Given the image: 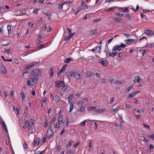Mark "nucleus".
Returning <instances> with one entry per match:
<instances>
[{"label":"nucleus","instance_id":"nucleus-26","mask_svg":"<svg viewBox=\"0 0 154 154\" xmlns=\"http://www.w3.org/2000/svg\"><path fill=\"white\" fill-rule=\"evenodd\" d=\"M73 72L72 71H68L66 73V75L68 76H73Z\"/></svg>","mask_w":154,"mask_h":154},{"label":"nucleus","instance_id":"nucleus-24","mask_svg":"<svg viewBox=\"0 0 154 154\" xmlns=\"http://www.w3.org/2000/svg\"><path fill=\"white\" fill-rule=\"evenodd\" d=\"M112 20L114 21L120 23L121 22V19L120 17H116L113 18Z\"/></svg>","mask_w":154,"mask_h":154},{"label":"nucleus","instance_id":"nucleus-34","mask_svg":"<svg viewBox=\"0 0 154 154\" xmlns=\"http://www.w3.org/2000/svg\"><path fill=\"white\" fill-rule=\"evenodd\" d=\"M54 75V70L52 68L50 69V76L52 77Z\"/></svg>","mask_w":154,"mask_h":154},{"label":"nucleus","instance_id":"nucleus-61","mask_svg":"<svg viewBox=\"0 0 154 154\" xmlns=\"http://www.w3.org/2000/svg\"><path fill=\"white\" fill-rule=\"evenodd\" d=\"M134 96L132 94H130L128 96L127 99H128L129 98H132Z\"/></svg>","mask_w":154,"mask_h":154},{"label":"nucleus","instance_id":"nucleus-47","mask_svg":"<svg viewBox=\"0 0 154 154\" xmlns=\"http://www.w3.org/2000/svg\"><path fill=\"white\" fill-rule=\"evenodd\" d=\"M60 123L59 122L56 123V125L55 126V128H58L60 127Z\"/></svg>","mask_w":154,"mask_h":154},{"label":"nucleus","instance_id":"nucleus-15","mask_svg":"<svg viewBox=\"0 0 154 154\" xmlns=\"http://www.w3.org/2000/svg\"><path fill=\"white\" fill-rule=\"evenodd\" d=\"M85 108L84 106H81L80 107V109L77 110L78 112H85Z\"/></svg>","mask_w":154,"mask_h":154},{"label":"nucleus","instance_id":"nucleus-60","mask_svg":"<svg viewBox=\"0 0 154 154\" xmlns=\"http://www.w3.org/2000/svg\"><path fill=\"white\" fill-rule=\"evenodd\" d=\"M86 122V120H85L83 121L82 122H81V125L83 127H84L85 125V122Z\"/></svg>","mask_w":154,"mask_h":154},{"label":"nucleus","instance_id":"nucleus-40","mask_svg":"<svg viewBox=\"0 0 154 154\" xmlns=\"http://www.w3.org/2000/svg\"><path fill=\"white\" fill-rule=\"evenodd\" d=\"M93 74V73H92L91 72H88L86 73V75H87V77H91Z\"/></svg>","mask_w":154,"mask_h":154},{"label":"nucleus","instance_id":"nucleus-14","mask_svg":"<svg viewBox=\"0 0 154 154\" xmlns=\"http://www.w3.org/2000/svg\"><path fill=\"white\" fill-rule=\"evenodd\" d=\"M87 101V100L86 98H83L80 101H79L77 103L78 104H80V105H82L83 103L85 102H86Z\"/></svg>","mask_w":154,"mask_h":154},{"label":"nucleus","instance_id":"nucleus-25","mask_svg":"<svg viewBox=\"0 0 154 154\" xmlns=\"http://www.w3.org/2000/svg\"><path fill=\"white\" fill-rule=\"evenodd\" d=\"M71 61L73 60L70 58H67L64 60V62L65 63H68Z\"/></svg>","mask_w":154,"mask_h":154},{"label":"nucleus","instance_id":"nucleus-56","mask_svg":"<svg viewBox=\"0 0 154 154\" xmlns=\"http://www.w3.org/2000/svg\"><path fill=\"white\" fill-rule=\"evenodd\" d=\"M60 149H61L60 146V145L57 146L56 147V150L57 151H59L60 150Z\"/></svg>","mask_w":154,"mask_h":154},{"label":"nucleus","instance_id":"nucleus-2","mask_svg":"<svg viewBox=\"0 0 154 154\" xmlns=\"http://www.w3.org/2000/svg\"><path fill=\"white\" fill-rule=\"evenodd\" d=\"M38 79L37 78H29L27 81V85L29 86L34 85L37 82Z\"/></svg>","mask_w":154,"mask_h":154},{"label":"nucleus","instance_id":"nucleus-11","mask_svg":"<svg viewBox=\"0 0 154 154\" xmlns=\"http://www.w3.org/2000/svg\"><path fill=\"white\" fill-rule=\"evenodd\" d=\"M99 63L104 66H106L108 64V62L105 60H100L99 61Z\"/></svg>","mask_w":154,"mask_h":154},{"label":"nucleus","instance_id":"nucleus-41","mask_svg":"<svg viewBox=\"0 0 154 154\" xmlns=\"http://www.w3.org/2000/svg\"><path fill=\"white\" fill-rule=\"evenodd\" d=\"M133 88V86H129L128 88L126 89V91L127 92H129L131 90H132Z\"/></svg>","mask_w":154,"mask_h":154},{"label":"nucleus","instance_id":"nucleus-59","mask_svg":"<svg viewBox=\"0 0 154 154\" xmlns=\"http://www.w3.org/2000/svg\"><path fill=\"white\" fill-rule=\"evenodd\" d=\"M116 15L119 17H122L124 15V14L118 13L116 14Z\"/></svg>","mask_w":154,"mask_h":154},{"label":"nucleus","instance_id":"nucleus-52","mask_svg":"<svg viewBox=\"0 0 154 154\" xmlns=\"http://www.w3.org/2000/svg\"><path fill=\"white\" fill-rule=\"evenodd\" d=\"M73 97V94H71L69 95V96L68 97V101H69L70 100H71Z\"/></svg>","mask_w":154,"mask_h":154},{"label":"nucleus","instance_id":"nucleus-38","mask_svg":"<svg viewBox=\"0 0 154 154\" xmlns=\"http://www.w3.org/2000/svg\"><path fill=\"white\" fill-rule=\"evenodd\" d=\"M140 140L144 141L145 142L148 143V140L146 139L145 137H141Z\"/></svg>","mask_w":154,"mask_h":154},{"label":"nucleus","instance_id":"nucleus-31","mask_svg":"<svg viewBox=\"0 0 154 154\" xmlns=\"http://www.w3.org/2000/svg\"><path fill=\"white\" fill-rule=\"evenodd\" d=\"M72 3V2L70 1H66L63 3V4L64 5H66L67 7H68V5H69Z\"/></svg>","mask_w":154,"mask_h":154},{"label":"nucleus","instance_id":"nucleus-17","mask_svg":"<svg viewBox=\"0 0 154 154\" xmlns=\"http://www.w3.org/2000/svg\"><path fill=\"white\" fill-rule=\"evenodd\" d=\"M74 34V33H73V34L69 35L68 36H66L64 39V41H68V40H69V39L71 37H72V36Z\"/></svg>","mask_w":154,"mask_h":154},{"label":"nucleus","instance_id":"nucleus-43","mask_svg":"<svg viewBox=\"0 0 154 154\" xmlns=\"http://www.w3.org/2000/svg\"><path fill=\"white\" fill-rule=\"evenodd\" d=\"M64 5V4H63V3L62 4H60L58 5V8L59 10H62L63 8V6Z\"/></svg>","mask_w":154,"mask_h":154},{"label":"nucleus","instance_id":"nucleus-39","mask_svg":"<svg viewBox=\"0 0 154 154\" xmlns=\"http://www.w3.org/2000/svg\"><path fill=\"white\" fill-rule=\"evenodd\" d=\"M67 66V65H66V64H65V65H63V66L62 67V68L61 70L63 72L65 70Z\"/></svg>","mask_w":154,"mask_h":154},{"label":"nucleus","instance_id":"nucleus-3","mask_svg":"<svg viewBox=\"0 0 154 154\" xmlns=\"http://www.w3.org/2000/svg\"><path fill=\"white\" fill-rule=\"evenodd\" d=\"M41 72V70L38 69H34L31 72L30 76L33 77L37 78L38 76Z\"/></svg>","mask_w":154,"mask_h":154},{"label":"nucleus","instance_id":"nucleus-6","mask_svg":"<svg viewBox=\"0 0 154 154\" xmlns=\"http://www.w3.org/2000/svg\"><path fill=\"white\" fill-rule=\"evenodd\" d=\"M144 33L146 35L149 36H152L154 35V31H152L151 30L148 29L144 30Z\"/></svg>","mask_w":154,"mask_h":154},{"label":"nucleus","instance_id":"nucleus-23","mask_svg":"<svg viewBox=\"0 0 154 154\" xmlns=\"http://www.w3.org/2000/svg\"><path fill=\"white\" fill-rule=\"evenodd\" d=\"M26 10L23 9L22 11H20V12L19 13V16H21L23 15H26Z\"/></svg>","mask_w":154,"mask_h":154},{"label":"nucleus","instance_id":"nucleus-36","mask_svg":"<svg viewBox=\"0 0 154 154\" xmlns=\"http://www.w3.org/2000/svg\"><path fill=\"white\" fill-rule=\"evenodd\" d=\"M96 109V107L95 106H90L88 108V110L89 111H91L95 110Z\"/></svg>","mask_w":154,"mask_h":154},{"label":"nucleus","instance_id":"nucleus-64","mask_svg":"<svg viewBox=\"0 0 154 154\" xmlns=\"http://www.w3.org/2000/svg\"><path fill=\"white\" fill-rule=\"evenodd\" d=\"M45 150H43V151H37L38 152L37 153L38 154H42L43 152H44L45 151Z\"/></svg>","mask_w":154,"mask_h":154},{"label":"nucleus","instance_id":"nucleus-58","mask_svg":"<svg viewBox=\"0 0 154 154\" xmlns=\"http://www.w3.org/2000/svg\"><path fill=\"white\" fill-rule=\"evenodd\" d=\"M95 75L98 78H100V74L99 73L96 72L95 73Z\"/></svg>","mask_w":154,"mask_h":154},{"label":"nucleus","instance_id":"nucleus-44","mask_svg":"<svg viewBox=\"0 0 154 154\" xmlns=\"http://www.w3.org/2000/svg\"><path fill=\"white\" fill-rule=\"evenodd\" d=\"M119 45L120 48H125L127 46L125 44H124L123 43H122L121 44Z\"/></svg>","mask_w":154,"mask_h":154},{"label":"nucleus","instance_id":"nucleus-62","mask_svg":"<svg viewBox=\"0 0 154 154\" xmlns=\"http://www.w3.org/2000/svg\"><path fill=\"white\" fill-rule=\"evenodd\" d=\"M39 10V9H36L35 10L33 11V13L35 14H37L38 13V12Z\"/></svg>","mask_w":154,"mask_h":154},{"label":"nucleus","instance_id":"nucleus-29","mask_svg":"<svg viewBox=\"0 0 154 154\" xmlns=\"http://www.w3.org/2000/svg\"><path fill=\"white\" fill-rule=\"evenodd\" d=\"M117 52H114L112 53H109V56L113 57L117 55Z\"/></svg>","mask_w":154,"mask_h":154},{"label":"nucleus","instance_id":"nucleus-9","mask_svg":"<svg viewBox=\"0 0 154 154\" xmlns=\"http://www.w3.org/2000/svg\"><path fill=\"white\" fill-rule=\"evenodd\" d=\"M81 7L82 8L83 10H85L88 8V7L87 5L85 4L84 1L83 0L81 1Z\"/></svg>","mask_w":154,"mask_h":154},{"label":"nucleus","instance_id":"nucleus-27","mask_svg":"<svg viewBox=\"0 0 154 154\" xmlns=\"http://www.w3.org/2000/svg\"><path fill=\"white\" fill-rule=\"evenodd\" d=\"M7 29L8 30V33L10 35L11 33V27L10 25H8L7 26Z\"/></svg>","mask_w":154,"mask_h":154},{"label":"nucleus","instance_id":"nucleus-50","mask_svg":"<svg viewBox=\"0 0 154 154\" xmlns=\"http://www.w3.org/2000/svg\"><path fill=\"white\" fill-rule=\"evenodd\" d=\"M63 72L61 70L58 72L57 73V75L59 76V77H61V74Z\"/></svg>","mask_w":154,"mask_h":154},{"label":"nucleus","instance_id":"nucleus-21","mask_svg":"<svg viewBox=\"0 0 154 154\" xmlns=\"http://www.w3.org/2000/svg\"><path fill=\"white\" fill-rule=\"evenodd\" d=\"M36 62H32V63L27 65V68L30 69L36 64Z\"/></svg>","mask_w":154,"mask_h":154},{"label":"nucleus","instance_id":"nucleus-42","mask_svg":"<svg viewBox=\"0 0 154 154\" xmlns=\"http://www.w3.org/2000/svg\"><path fill=\"white\" fill-rule=\"evenodd\" d=\"M25 126L28 127L29 128H30V126L29 125V122L28 121H26L25 123Z\"/></svg>","mask_w":154,"mask_h":154},{"label":"nucleus","instance_id":"nucleus-10","mask_svg":"<svg viewBox=\"0 0 154 154\" xmlns=\"http://www.w3.org/2000/svg\"><path fill=\"white\" fill-rule=\"evenodd\" d=\"M135 41V40L133 39H128V40H125V42L128 45H131V43L134 42Z\"/></svg>","mask_w":154,"mask_h":154},{"label":"nucleus","instance_id":"nucleus-37","mask_svg":"<svg viewBox=\"0 0 154 154\" xmlns=\"http://www.w3.org/2000/svg\"><path fill=\"white\" fill-rule=\"evenodd\" d=\"M141 52V53L142 54V56H143L144 54L147 51L146 49H144L143 50H141L140 51Z\"/></svg>","mask_w":154,"mask_h":154},{"label":"nucleus","instance_id":"nucleus-22","mask_svg":"<svg viewBox=\"0 0 154 154\" xmlns=\"http://www.w3.org/2000/svg\"><path fill=\"white\" fill-rule=\"evenodd\" d=\"M97 30H93L91 31L90 32V33L89 34V36H91L93 35H94L96 34L97 33Z\"/></svg>","mask_w":154,"mask_h":154},{"label":"nucleus","instance_id":"nucleus-28","mask_svg":"<svg viewBox=\"0 0 154 154\" xmlns=\"http://www.w3.org/2000/svg\"><path fill=\"white\" fill-rule=\"evenodd\" d=\"M147 136L149 137L150 139L154 140V134H153L151 133L150 135L148 134Z\"/></svg>","mask_w":154,"mask_h":154},{"label":"nucleus","instance_id":"nucleus-32","mask_svg":"<svg viewBox=\"0 0 154 154\" xmlns=\"http://www.w3.org/2000/svg\"><path fill=\"white\" fill-rule=\"evenodd\" d=\"M62 87L61 90H62L65 91L67 88V85L64 83V84H63V85L61 86Z\"/></svg>","mask_w":154,"mask_h":154},{"label":"nucleus","instance_id":"nucleus-8","mask_svg":"<svg viewBox=\"0 0 154 154\" xmlns=\"http://www.w3.org/2000/svg\"><path fill=\"white\" fill-rule=\"evenodd\" d=\"M121 50V48H120L119 45H116L113 47L112 48V51H119Z\"/></svg>","mask_w":154,"mask_h":154},{"label":"nucleus","instance_id":"nucleus-12","mask_svg":"<svg viewBox=\"0 0 154 154\" xmlns=\"http://www.w3.org/2000/svg\"><path fill=\"white\" fill-rule=\"evenodd\" d=\"M1 71L4 74H5L6 72V70L5 69V66L3 64H2L1 66Z\"/></svg>","mask_w":154,"mask_h":154},{"label":"nucleus","instance_id":"nucleus-46","mask_svg":"<svg viewBox=\"0 0 154 154\" xmlns=\"http://www.w3.org/2000/svg\"><path fill=\"white\" fill-rule=\"evenodd\" d=\"M66 29L68 32V34H69V35H72L71 34L72 32L70 30L69 27H67Z\"/></svg>","mask_w":154,"mask_h":154},{"label":"nucleus","instance_id":"nucleus-18","mask_svg":"<svg viewBox=\"0 0 154 154\" xmlns=\"http://www.w3.org/2000/svg\"><path fill=\"white\" fill-rule=\"evenodd\" d=\"M69 104L70 106L69 109V112H72V110L73 108L74 104L72 102H70Z\"/></svg>","mask_w":154,"mask_h":154},{"label":"nucleus","instance_id":"nucleus-7","mask_svg":"<svg viewBox=\"0 0 154 154\" xmlns=\"http://www.w3.org/2000/svg\"><path fill=\"white\" fill-rule=\"evenodd\" d=\"M55 84L56 85V86L58 88L64 84V82L63 81H56Z\"/></svg>","mask_w":154,"mask_h":154},{"label":"nucleus","instance_id":"nucleus-53","mask_svg":"<svg viewBox=\"0 0 154 154\" xmlns=\"http://www.w3.org/2000/svg\"><path fill=\"white\" fill-rule=\"evenodd\" d=\"M94 126L93 127L94 129V130H96L97 129V124L96 122H95L94 123Z\"/></svg>","mask_w":154,"mask_h":154},{"label":"nucleus","instance_id":"nucleus-1","mask_svg":"<svg viewBox=\"0 0 154 154\" xmlns=\"http://www.w3.org/2000/svg\"><path fill=\"white\" fill-rule=\"evenodd\" d=\"M133 81L136 86L140 87L142 86L143 80L140 76L137 75L135 76Z\"/></svg>","mask_w":154,"mask_h":154},{"label":"nucleus","instance_id":"nucleus-20","mask_svg":"<svg viewBox=\"0 0 154 154\" xmlns=\"http://www.w3.org/2000/svg\"><path fill=\"white\" fill-rule=\"evenodd\" d=\"M63 116L62 115L60 116L59 118V122L60 123V124H62L64 122V120L63 119Z\"/></svg>","mask_w":154,"mask_h":154},{"label":"nucleus","instance_id":"nucleus-63","mask_svg":"<svg viewBox=\"0 0 154 154\" xmlns=\"http://www.w3.org/2000/svg\"><path fill=\"white\" fill-rule=\"evenodd\" d=\"M23 146L25 149H27L28 148V146L26 143H24L23 145Z\"/></svg>","mask_w":154,"mask_h":154},{"label":"nucleus","instance_id":"nucleus-16","mask_svg":"<svg viewBox=\"0 0 154 154\" xmlns=\"http://www.w3.org/2000/svg\"><path fill=\"white\" fill-rule=\"evenodd\" d=\"M118 8L119 10L121 11L126 12L128 11V8L127 7H125V9L120 7H118Z\"/></svg>","mask_w":154,"mask_h":154},{"label":"nucleus","instance_id":"nucleus-19","mask_svg":"<svg viewBox=\"0 0 154 154\" xmlns=\"http://www.w3.org/2000/svg\"><path fill=\"white\" fill-rule=\"evenodd\" d=\"M39 142L40 141L38 139L34 140L33 141V145L35 146H37L38 145Z\"/></svg>","mask_w":154,"mask_h":154},{"label":"nucleus","instance_id":"nucleus-51","mask_svg":"<svg viewBox=\"0 0 154 154\" xmlns=\"http://www.w3.org/2000/svg\"><path fill=\"white\" fill-rule=\"evenodd\" d=\"M23 128L24 129L26 130H29L30 129V128H29L28 127L24 125L23 126Z\"/></svg>","mask_w":154,"mask_h":154},{"label":"nucleus","instance_id":"nucleus-48","mask_svg":"<svg viewBox=\"0 0 154 154\" xmlns=\"http://www.w3.org/2000/svg\"><path fill=\"white\" fill-rule=\"evenodd\" d=\"M91 146H92L91 141H90L89 142V149H88L89 151H90L91 150Z\"/></svg>","mask_w":154,"mask_h":154},{"label":"nucleus","instance_id":"nucleus-30","mask_svg":"<svg viewBox=\"0 0 154 154\" xmlns=\"http://www.w3.org/2000/svg\"><path fill=\"white\" fill-rule=\"evenodd\" d=\"M116 8V7H114L113 8H108V9H106V11L107 12H109L111 11H113Z\"/></svg>","mask_w":154,"mask_h":154},{"label":"nucleus","instance_id":"nucleus-33","mask_svg":"<svg viewBox=\"0 0 154 154\" xmlns=\"http://www.w3.org/2000/svg\"><path fill=\"white\" fill-rule=\"evenodd\" d=\"M29 69L27 68V66L26 67H25V69L24 70L23 72V74H25V73H28L29 72Z\"/></svg>","mask_w":154,"mask_h":154},{"label":"nucleus","instance_id":"nucleus-13","mask_svg":"<svg viewBox=\"0 0 154 154\" xmlns=\"http://www.w3.org/2000/svg\"><path fill=\"white\" fill-rule=\"evenodd\" d=\"M54 97L53 98V100L56 103L57 102L59 99V97L57 95L55 94H54Z\"/></svg>","mask_w":154,"mask_h":154},{"label":"nucleus","instance_id":"nucleus-57","mask_svg":"<svg viewBox=\"0 0 154 154\" xmlns=\"http://www.w3.org/2000/svg\"><path fill=\"white\" fill-rule=\"evenodd\" d=\"M39 47L41 48V49L44 48L45 47V44H41L39 45Z\"/></svg>","mask_w":154,"mask_h":154},{"label":"nucleus","instance_id":"nucleus-49","mask_svg":"<svg viewBox=\"0 0 154 154\" xmlns=\"http://www.w3.org/2000/svg\"><path fill=\"white\" fill-rule=\"evenodd\" d=\"M145 47H147V48H151V47H152V44H151V43L148 44L147 45H146L145 46Z\"/></svg>","mask_w":154,"mask_h":154},{"label":"nucleus","instance_id":"nucleus-5","mask_svg":"<svg viewBox=\"0 0 154 154\" xmlns=\"http://www.w3.org/2000/svg\"><path fill=\"white\" fill-rule=\"evenodd\" d=\"M72 77H74L76 79H82L83 76L79 72H73Z\"/></svg>","mask_w":154,"mask_h":154},{"label":"nucleus","instance_id":"nucleus-54","mask_svg":"<svg viewBox=\"0 0 154 154\" xmlns=\"http://www.w3.org/2000/svg\"><path fill=\"white\" fill-rule=\"evenodd\" d=\"M117 111V109H116V108H112L111 109V113H112L114 112L115 111Z\"/></svg>","mask_w":154,"mask_h":154},{"label":"nucleus","instance_id":"nucleus-55","mask_svg":"<svg viewBox=\"0 0 154 154\" xmlns=\"http://www.w3.org/2000/svg\"><path fill=\"white\" fill-rule=\"evenodd\" d=\"M140 15L141 17L142 18H146V15L142 13H141L140 14Z\"/></svg>","mask_w":154,"mask_h":154},{"label":"nucleus","instance_id":"nucleus-35","mask_svg":"<svg viewBox=\"0 0 154 154\" xmlns=\"http://www.w3.org/2000/svg\"><path fill=\"white\" fill-rule=\"evenodd\" d=\"M20 95L23 99V100H24L25 98V95L24 93H23L22 92H21L20 93Z\"/></svg>","mask_w":154,"mask_h":154},{"label":"nucleus","instance_id":"nucleus-45","mask_svg":"<svg viewBox=\"0 0 154 154\" xmlns=\"http://www.w3.org/2000/svg\"><path fill=\"white\" fill-rule=\"evenodd\" d=\"M45 15H47L48 19H50L51 17V14H49L48 12H47L45 14Z\"/></svg>","mask_w":154,"mask_h":154},{"label":"nucleus","instance_id":"nucleus-4","mask_svg":"<svg viewBox=\"0 0 154 154\" xmlns=\"http://www.w3.org/2000/svg\"><path fill=\"white\" fill-rule=\"evenodd\" d=\"M52 122L51 121L49 124V127L47 131V134L48 137L50 138L53 135V131L52 129Z\"/></svg>","mask_w":154,"mask_h":154}]
</instances>
